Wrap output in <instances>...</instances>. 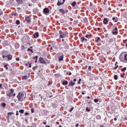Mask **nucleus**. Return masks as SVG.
Listing matches in <instances>:
<instances>
[{
	"instance_id": "3",
	"label": "nucleus",
	"mask_w": 127,
	"mask_h": 127,
	"mask_svg": "<svg viewBox=\"0 0 127 127\" xmlns=\"http://www.w3.org/2000/svg\"><path fill=\"white\" fill-rule=\"evenodd\" d=\"M60 38H65L68 36V32H62V31H59Z\"/></svg>"
},
{
	"instance_id": "32",
	"label": "nucleus",
	"mask_w": 127,
	"mask_h": 127,
	"mask_svg": "<svg viewBox=\"0 0 127 127\" xmlns=\"http://www.w3.org/2000/svg\"><path fill=\"white\" fill-rule=\"evenodd\" d=\"M114 79H115V80H118V75H114Z\"/></svg>"
},
{
	"instance_id": "17",
	"label": "nucleus",
	"mask_w": 127,
	"mask_h": 127,
	"mask_svg": "<svg viewBox=\"0 0 127 127\" xmlns=\"http://www.w3.org/2000/svg\"><path fill=\"white\" fill-rule=\"evenodd\" d=\"M25 20L27 22H30L31 20H30V17L29 16H28L25 18Z\"/></svg>"
},
{
	"instance_id": "45",
	"label": "nucleus",
	"mask_w": 127,
	"mask_h": 127,
	"mask_svg": "<svg viewBox=\"0 0 127 127\" xmlns=\"http://www.w3.org/2000/svg\"><path fill=\"white\" fill-rule=\"evenodd\" d=\"M16 61H19V60H20L19 58H16Z\"/></svg>"
},
{
	"instance_id": "57",
	"label": "nucleus",
	"mask_w": 127,
	"mask_h": 127,
	"mask_svg": "<svg viewBox=\"0 0 127 127\" xmlns=\"http://www.w3.org/2000/svg\"><path fill=\"white\" fill-rule=\"evenodd\" d=\"M47 123L46 122H44V125H46Z\"/></svg>"
},
{
	"instance_id": "38",
	"label": "nucleus",
	"mask_w": 127,
	"mask_h": 127,
	"mask_svg": "<svg viewBox=\"0 0 127 127\" xmlns=\"http://www.w3.org/2000/svg\"><path fill=\"white\" fill-rule=\"evenodd\" d=\"M86 112H90V110L88 108H87L86 109Z\"/></svg>"
},
{
	"instance_id": "39",
	"label": "nucleus",
	"mask_w": 127,
	"mask_h": 127,
	"mask_svg": "<svg viewBox=\"0 0 127 127\" xmlns=\"http://www.w3.org/2000/svg\"><path fill=\"white\" fill-rule=\"evenodd\" d=\"M118 67H119V65H116V66L114 67L115 70H117V69H118Z\"/></svg>"
},
{
	"instance_id": "59",
	"label": "nucleus",
	"mask_w": 127,
	"mask_h": 127,
	"mask_svg": "<svg viewBox=\"0 0 127 127\" xmlns=\"http://www.w3.org/2000/svg\"><path fill=\"white\" fill-rule=\"evenodd\" d=\"M50 85H51V84L49 83H48V86H50Z\"/></svg>"
},
{
	"instance_id": "25",
	"label": "nucleus",
	"mask_w": 127,
	"mask_h": 127,
	"mask_svg": "<svg viewBox=\"0 0 127 127\" xmlns=\"http://www.w3.org/2000/svg\"><path fill=\"white\" fill-rule=\"evenodd\" d=\"M7 115L8 116H11V115H14V113H13V112H10V113H8Z\"/></svg>"
},
{
	"instance_id": "5",
	"label": "nucleus",
	"mask_w": 127,
	"mask_h": 127,
	"mask_svg": "<svg viewBox=\"0 0 127 127\" xmlns=\"http://www.w3.org/2000/svg\"><path fill=\"white\" fill-rule=\"evenodd\" d=\"M39 62L41 63L42 64H46L45 60L43 58H39Z\"/></svg>"
},
{
	"instance_id": "24",
	"label": "nucleus",
	"mask_w": 127,
	"mask_h": 127,
	"mask_svg": "<svg viewBox=\"0 0 127 127\" xmlns=\"http://www.w3.org/2000/svg\"><path fill=\"white\" fill-rule=\"evenodd\" d=\"M20 114H23L24 113V110L23 109H21L19 111Z\"/></svg>"
},
{
	"instance_id": "11",
	"label": "nucleus",
	"mask_w": 127,
	"mask_h": 127,
	"mask_svg": "<svg viewBox=\"0 0 127 127\" xmlns=\"http://www.w3.org/2000/svg\"><path fill=\"white\" fill-rule=\"evenodd\" d=\"M43 11L44 13H49V9H48V8H45Z\"/></svg>"
},
{
	"instance_id": "23",
	"label": "nucleus",
	"mask_w": 127,
	"mask_h": 127,
	"mask_svg": "<svg viewBox=\"0 0 127 127\" xmlns=\"http://www.w3.org/2000/svg\"><path fill=\"white\" fill-rule=\"evenodd\" d=\"M1 106H2V107H3V108H5L6 104H5V103H1Z\"/></svg>"
},
{
	"instance_id": "1",
	"label": "nucleus",
	"mask_w": 127,
	"mask_h": 127,
	"mask_svg": "<svg viewBox=\"0 0 127 127\" xmlns=\"http://www.w3.org/2000/svg\"><path fill=\"white\" fill-rule=\"evenodd\" d=\"M120 60L123 63H127V54L122 53L120 56Z\"/></svg>"
},
{
	"instance_id": "48",
	"label": "nucleus",
	"mask_w": 127,
	"mask_h": 127,
	"mask_svg": "<svg viewBox=\"0 0 127 127\" xmlns=\"http://www.w3.org/2000/svg\"><path fill=\"white\" fill-rule=\"evenodd\" d=\"M25 116H29V113H25Z\"/></svg>"
},
{
	"instance_id": "29",
	"label": "nucleus",
	"mask_w": 127,
	"mask_h": 127,
	"mask_svg": "<svg viewBox=\"0 0 127 127\" xmlns=\"http://www.w3.org/2000/svg\"><path fill=\"white\" fill-rule=\"evenodd\" d=\"M72 6H75L76 5V1H73L72 3Z\"/></svg>"
},
{
	"instance_id": "30",
	"label": "nucleus",
	"mask_w": 127,
	"mask_h": 127,
	"mask_svg": "<svg viewBox=\"0 0 127 127\" xmlns=\"http://www.w3.org/2000/svg\"><path fill=\"white\" fill-rule=\"evenodd\" d=\"M20 23V22H19V20H17L16 21V24H17V25H19Z\"/></svg>"
},
{
	"instance_id": "37",
	"label": "nucleus",
	"mask_w": 127,
	"mask_h": 127,
	"mask_svg": "<svg viewBox=\"0 0 127 127\" xmlns=\"http://www.w3.org/2000/svg\"><path fill=\"white\" fill-rule=\"evenodd\" d=\"M28 51H31V52H33V51H32V49H30V48L27 49Z\"/></svg>"
},
{
	"instance_id": "2",
	"label": "nucleus",
	"mask_w": 127,
	"mask_h": 127,
	"mask_svg": "<svg viewBox=\"0 0 127 127\" xmlns=\"http://www.w3.org/2000/svg\"><path fill=\"white\" fill-rule=\"evenodd\" d=\"M26 95H24L23 93L20 92L17 96V98H18L19 101L22 102V101H24L25 100Z\"/></svg>"
},
{
	"instance_id": "28",
	"label": "nucleus",
	"mask_w": 127,
	"mask_h": 127,
	"mask_svg": "<svg viewBox=\"0 0 127 127\" xmlns=\"http://www.w3.org/2000/svg\"><path fill=\"white\" fill-rule=\"evenodd\" d=\"M96 119H97V120H101V116L100 115H97L96 116Z\"/></svg>"
},
{
	"instance_id": "47",
	"label": "nucleus",
	"mask_w": 127,
	"mask_h": 127,
	"mask_svg": "<svg viewBox=\"0 0 127 127\" xmlns=\"http://www.w3.org/2000/svg\"><path fill=\"white\" fill-rule=\"evenodd\" d=\"M124 75H126V74L124 73L123 74H121V77H122V78H124Z\"/></svg>"
},
{
	"instance_id": "22",
	"label": "nucleus",
	"mask_w": 127,
	"mask_h": 127,
	"mask_svg": "<svg viewBox=\"0 0 127 127\" xmlns=\"http://www.w3.org/2000/svg\"><path fill=\"white\" fill-rule=\"evenodd\" d=\"M59 61H63V56H61L59 58Z\"/></svg>"
},
{
	"instance_id": "31",
	"label": "nucleus",
	"mask_w": 127,
	"mask_h": 127,
	"mask_svg": "<svg viewBox=\"0 0 127 127\" xmlns=\"http://www.w3.org/2000/svg\"><path fill=\"white\" fill-rule=\"evenodd\" d=\"M126 70H127V67H124L122 69V72H125V71H126Z\"/></svg>"
},
{
	"instance_id": "21",
	"label": "nucleus",
	"mask_w": 127,
	"mask_h": 127,
	"mask_svg": "<svg viewBox=\"0 0 127 127\" xmlns=\"http://www.w3.org/2000/svg\"><path fill=\"white\" fill-rule=\"evenodd\" d=\"M22 80H27V75H24L22 76Z\"/></svg>"
},
{
	"instance_id": "61",
	"label": "nucleus",
	"mask_w": 127,
	"mask_h": 127,
	"mask_svg": "<svg viewBox=\"0 0 127 127\" xmlns=\"http://www.w3.org/2000/svg\"><path fill=\"white\" fill-rule=\"evenodd\" d=\"M87 99H90V96H87Z\"/></svg>"
},
{
	"instance_id": "52",
	"label": "nucleus",
	"mask_w": 127,
	"mask_h": 127,
	"mask_svg": "<svg viewBox=\"0 0 127 127\" xmlns=\"http://www.w3.org/2000/svg\"><path fill=\"white\" fill-rule=\"evenodd\" d=\"M29 68H31V64H29Z\"/></svg>"
},
{
	"instance_id": "36",
	"label": "nucleus",
	"mask_w": 127,
	"mask_h": 127,
	"mask_svg": "<svg viewBox=\"0 0 127 127\" xmlns=\"http://www.w3.org/2000/svg\"><path fill=\"white\" fill-rule=\"evenodd\" d=\"M2 13H3V12H2V11H1V9H0V15H1Z\"/></svg>"
},
{
	"instance_id": "53",
	"label": "nucleus",
	"mask_w": 127,
	"mask_h": 127,
	"mask_svg": "<svg viewBox=\"0 0 127 127\" xmlns=\"http://www.w3.org/2000/svg\"><path fill=\"white\" fill-rule=\"evenodd\" d=\"M31 112L32 113H34V111H33V109H31Z\"/></svg>"
},
{
	"instance_id": "34",
	"label": "nucleus",
	"mask_w": 127,
	"mask_h": 127,
	"mask_svg": "<svg viewBox=\"0 0 127 127\" xmlns=\"http://www.w3.org/2000/svg\"><path fill=\"white\" fill-rule=\"evenodd\" d=\"M38 68V66H34L33 68V70H36V69H37Z\"/></svg>"
},
{
	"instance_id": "7",
	"label": "nucleus",
	"mask_w": 127,
	"mask_h": 127,
	"mask_svg": "<svg viewBox=\"0 0 127 127\" xmlns=\"http://www.w3.org/2000/svg\"><path fill=\"white\" fill-rule=\"evenodd\" d=\"M6 58H8V60H11V59H12V56H10V55H8V56H2V58L3 59Z\"/></svg>"
},
{
	"instance_id": "43",
	"label": "nucleus",
	"mask_w": 127,
	"mask_h": 127,
	"mask_svg": "<svg viewBox=\"0 0 127 127\" xmlns=\"http://www.w3.org/2000/svg\"><path fill=\"white\" fill-rule=\"evenodd\" d=\"M73 110H74V108L73 107L71 108V109L69 110V112H72V111H73Z\"/></svg>"
},
{
	"instance_id": "49",
	"label": "nucleus",
	"mask_w": 127,
	"mask_h": 127,
	"mask_svg": "<svg viewBox=\"0 0 127 127\" xmlns=\"http://www.w3.org/2000/svg\"><path fill=\"white\" fill-rule=\"evenodd\" d=\"M0 89H1V88H2V84H0Z\"/></svg>"
},
{
	"instance_id": "60",
	"label": "nucleus",
	"mask_w": 127,
	"mask_h": 127,
	"mask_svg": "<svg viewBox=\"0 0 127 127\" xmlns=\"http://www.w3.org/2000/svg\"><path fill=\"white\" fill-rule=\"evenodd\" d=\"M50 50H53V49L52 48V47L51 48Z\"/></svg>"
},
{
	"instance_id": "19",
	"label": "nucleus",
	"mask_w": 127,
	"mask_h": 127,
	"mask_svg": "<svg viewBox=\"0 0 127 127\" xmlns=\"http://www.w3.org/2000/svg\"><path fill=\"white\" fill-rule=\"evenodd\" d=\"M113 20H114V21H115V22H118V21L119 20V19H118V18L117 17H114L113 18H112Z\"/></svg>"
},
{
	"instance_id": "8",
	"label": "nucleus",
	"mask_w": 127,
	"mask_h": 127,
	"mask_svg": "<svg viewBox=\"0 0 127 127\" xmlns=\"http://www.w3.org/2000/svg\"><path fill=\"white\" fill-rule=\"evenodd\" d=\"M113 34L115 35L118 34V27H115V29H113Z\"/></svg>"
},
{
	"instance_id": "46",
	"label": "nucleus",
	"mask_w": 127,
	"mask_h": 127,
	"mask_svg": "<svg viewBox=\"0 0 127 127\" xmlns=\"http://www.w3.org/2000/svg\"><path fill=\"white\" fill-rule=\"evenodd\" d=\"M16 115L18 116V111H16Z\"/></svg>"
},
{
	"instance_id": "14",
	"label": "nucleus",
	"mask_w": 127,
	"mask_h": 127,
	"mask_svg": "<svg viewBox=\"0 0 127 127\" xmlns=\"http://www.w3.org/2000/svg\"><path fill=\"white\" fill-rule=\"evenodd\" d=\"M34 38H37L38 36H39V33L38 32H36L33 34Z\"/></svg>"
},
{
	"instance_id": "58",
	"label": "nucleus",
	"mask_w": 127,
	"mask_h": 127,
	"mask_svg": "<svg viewBox=\"0 0 127 127\" xmlns=\"http://www.w3.org/2000/svg\"><path fill=\"white\" fill-rule=\"evenodd\" d=\"M78 125H79V124L76 125H75V127H78Z\"/></svg>"
},
{
	"instance_id": "51",
	"label": "nucleus",
	"mask_w": 127,
	"mask_h": 127,
	"mask_svg": "<svg viewBox=\"0 0 127 127\" xmlns=\"http://www.w3.org/2000/svg\"><path fill=\"white\" fill-rule=\"evenodd\" d=\"M16 14H17L16 13H15V12L13 13V15H14V16H15V15H16Z\"/></svg>"
},
{
	"instance_id": "50",
	"label": "nucleus",
	"mask_w": 127,
	"mask_h": 127,
	"mask_svg": "<svg viewBox=\"0 0 127 127\" xmlns=\"http://www.w3.org/2000/svg\"><path fill=\"white\" fill-rule=\"evenodd\" d=\"M76 81H77V79H76V78H74L73 82H76Z\"/></svg>"
},
{
	"instance_id": "18",
	"label": "nucleus",
	"mask_w": 127,
	"mask_h": 127,
	"mask_svg": "<svg viewBox=\"0 0 127 127\" xmlns=\"http://www.w3.org/2000/svg\"><path fill=\"white\" fill-rule=\"evenodd\" d=\"M63 85L64 86H66V85H68V81L66 80H64L63 82Z\"/></svg>"
},
{
	"instance_id": "12",
	"label": "nucleus",
	"mask_w": 127,
	"mask_h": 127,
	"mask_svg": "<svg viewBox=\"0 0 127 127\" xmlns=\"http://www.w3.org/2000/svg\"><path fill=\"white\" fill-rule=\"evenodd\" d=\"M81 42H87V39L85 38V37H82L81 38Z\"/></svg>"
},
{
	"instance_id": "63",
	"label": "nucleus",
	"mask_w": 127,
	"mask_h": 127,
	"mask_svg": "<svg viewBox=\"0 0 127 127\" xmlns=\"http://www.w3.org/2000/svg\"><path fill=\"white\" fill-rule=\"evenodd\" d=\"M62 41H63V42H64V39H62Z\"/></svg>"
},
{
	"instance_id": "62",
	"label": "nucleus",
	"mask_w": 127,
	"mask_h": 127,
	"mask_svg": "<svg viewBox=\"0 0 127 127\" xmlns=\"http://www.w3.org/2000/svg\"><path fill=\"white\" fill-rule=\"evenodd\" d=\"M88 69H91V66H89Z\"/></svg>"
},
{
	"instance_id": "26",
	"label": "nucleus",
	"mask_w": 127,
	"mask_h": 127,
	"mask_svg": "<svg viewBox=\"0 0 127 127\" xmlns=\"http://www.w3.org/2000/svg\"><path fill=\"white\" fill-rule=\"evenodd\" d=\"M91 36H92V34H89V35H86L85 36V37H86V38H88V37H91Z\"/></svg>"
},
{
	"instance_id": "55",
	"label": "nucleus",
	"mask_w": 127,
	"mask_h": 127,
	"mask_svg": "<svg viewBox=\"0 0 127 127\" xmlns=\"http://www.w3.org/2000/svg\"><path fill=\"white\" fill-rule=\"evenodd\" d=\"M46 127H50V126H49V125H46Z\"/></svg>"
},
{
	"instance_id": "64",
	"label": "nucleus",
	"mask_w": 127,
	"mask_h": 127,
	"mask_svg": "<svg viewBox=\"0 0 127 127\" xmlns=\"http://www.w3.org/2000/svg\"><path fill=\"white\" fill-rule=\"evenodd\" d=\"M13 96H15V93H14Z\"/></svg>"
},
{
	"instance_id": "40",
	"label": "nucleus",
	"mask_w": 127,
	"mask_h": 127,
	"mask_svg": "<svg viewBox=\"0 0 127 127\" xmlns=\"http://www.w3.org/2000/svg\"><path fill=\"white\" fill-rule=\"evenodd\" d=\"M85 94H86V91H83L82 92V95H85Z\"/></svg>"
},
{
	"instance_id": "27",
	"label": "nucleus",
	"mask_w": 127,
	"mask_h": 127,
	"mask_svg": "<svg viewBox=\"0 0 127 127\" xmlns=\"http://www.w3.org/2000/svg\"><path fill=\"white\" fill-rule=\"evenodd\" d=\"M21 49L22 50H24L25 49H26V47H24V46H21Z\"/></svg>"
},
{
	"instance_id": "35",
	"label": "nucleus",
	"mask_w": 127,
	"mask_h": 127,
	"mask_svg": "<svg viewBox=\"0 0 127 127\" xmlns=\"http://www.w3.org/2000/svg\"><path fill=\"white\" fill-rule=\"evenodd\" d=\"M66 75H69V76H70V75H72V73L71 72H67L66 73Z\"/></svg>"
},
{
	"instance_id": "54",
	"label": "nucleus",
	"mask_w": 127,
	"mask_h": 127,
	"mask_svg": "<svg viewBox=\"0 0 127 127\" xmlns=\"http://www.w3.org/2000/svg\"><path fill=\"white\" fill-rule=\"evenodd\" d=\"M114 121H117V118H115L114 119Z\"/></svg>"
},
{
	"instance_id": "20",
	"label": "nucleus",
	"mask_w": 127,
	"mask_h": 127,
	"mask_svg": "<svg viewBox=\"0 0 127 127\" xmlns=\"http://www.w3.org/2000/svg\"><path fill=\"white\" fill-rule=\"evenodd\" d=\"M100 40H101V38H100V37H97L96 38L95 41L98 43L100 42Z\"/></svg>"
},
{
	"instance_id": "4",
	"label": "nucleus",
	"mask_w": 127,
	"mask_h": 127,
	"mask_svg": "<svg viewBox=\"0 0 127 127\" xmlns=\"http://www.w3.org/2000/svg\"><path fill=\"white\" fill-rule=\"evenodd\" d=\"M64 2H65V0H59L57 4L58 5H62L64 4Z\"/></svg>"
},
{
	"instance_id": "41",
	"label": "nucleus",
	"mask_w": 127,
	"mask_h": 127,
	"mask_svg": "<svg viewBox=\"0 0 127 127\" xmlns=\"http://www.w3.org/2000/svg\"><path fill=\"white\" fill-rule=\"evenodd\" d=\"M31 1H32V2H36L37 0H31Z\"/></svg>"
},
{
	"instance_id": "15",
	"label": "nucleus",
	"mask_w": 127,
	"mask_h": 127,
	"mask_svg": "<svg viewBox=\"0 0 127 127\" xmlns=\"http://www.w3.org/2000/svg\"><path fill=\"white\" fill-rule=\"evenodd\" d=\"M75 85V82H73V81H71L68 84V86H70L71 87H73Z\"/></svg>"
},
{
	"instance_id": "33",
	"label": "nucleus",
	"mask_w": 127,
	"mask_h": 127,
	"mask_svg": "<svg viewBox=\"0 0 127 127\" xmlns=\"http://www.w3.org/2000/svg\"><path fill=\"white\" fill-rule=\"evenodd\" d=\"M98 102H99V100H98V99H94L95 103H98Z\"/></svg>"
},
{
	"instance_id": "10",
	"label": "nucleus",
	"mask_w": 127,
	"mask_h": 127,
	"mask_svg": "<svg viewBox=\"0 0 127 127\" xmlns=\"http://www.w3.org/2000/svg\"><path fill=\"white\" fill-rule=\"evenodd\" d=\"M103 23L104 24H108L109 23V20L107 18H105L103 20Z\"/></svg>"
},
{
	"instance_id": "9",
	"label": "nucleus",
	"mask_w": 127,
	"mask_h": 127,
	"mask_svg": "<svg viewBox=\"0 0 127 127\" xmlns=\"http://www.w3.org/2000/svg\"><path fill=\"white\" fill-rule=\"evenodd\" d=\"M59 11L62 12V13H67L68 12V10H64V9H60Z\"/></svg>"
},
{
	"instance_id": "42",
	"label": "nucleus",
	"mask_w": 127,
	"mask_h": 127,
	"mask_svg": "<svg viewBox=\"0 0 127 127\" xmlns=\"http://www.w3.org/2000/svg\"><path fill=\"white\" fill-rule=\"evenodd\" d=\"M4 68H5L6 70H7V69H8V67H7V65H4Z\"/></svg>"
},
{
	"instance_id": "13",
	"label": "nucleus",
	"mask_w": 127,
	"mask_h": 127,
	"mask_svg": "<svg viewBox=\"0 0 127 127\" xmlns=\"http://www.w3.org/2000/svg\"><path fill=\"white\" fill-rule=\"evenodd\" d=\"M16 1L18 4H22V3H23V1L22 0H16Z\"/></svg>"
},
{
	"instance_id": "56",
	"label": "nucleus",
	"mask_w": 127,
	"mask_h": 127,
	"mask_svg": "<svg viewBox=\"0 0 127 127\" xmlns=\"http://www.w3.org/2000/svg\"><path fill=\"white\" fill-rule=\"evenodd\" d=\"M56 124H57V125H59V122H57Z\"/></svg>"
},
{
	"instance_id": "44",
	"label": "nucleus",
	"mask_w": 127,
	"mask_h": 127,
	"mask_svg": "<svg viewBox=\"0 0 127 127\" xmlns=\"http://www.w3.org/2000/svg\"><path fill=\"white\" fill-rule=\"evenodd\" d=\"M78 84H81V78L79 79Z\"/></svg>"
},
{
	"instance_id": "6",
	"label": "nucleus",
	"mask_w": 127,
	"mask_h": 127,
	"mask_svg": "<svg viewBox=\"0 0 127 127\" xmlns=\"http://www.w3.org/2000/svg\"><path fill=\"white\" fill-rule=\"evenodd\" d=\"M13 92H14V90L12 89H11L10 90V92H8L7 94V96H8V97H11V96H12V94H13Z\"/></svg>"
},
{
	"instance_id": "16",
	"label": "nucleus",
	"mask_w": 127,
	"mask_h": 127,
	"mask_svg": "<svg viewBox=\"0 0 127 127\" xmlns=\"http://www.w3.org/2000/svg\"><path fill=\"white\" fill-rule=\"evenodd\" d=\"M23 39H25L26 40L24 41L25 42H28V41H29V38L26 36V37L23 38Z\"/></svg>"
}]
</instances>
